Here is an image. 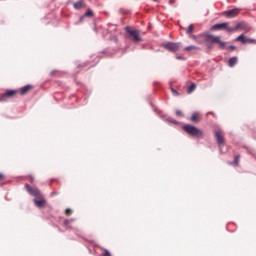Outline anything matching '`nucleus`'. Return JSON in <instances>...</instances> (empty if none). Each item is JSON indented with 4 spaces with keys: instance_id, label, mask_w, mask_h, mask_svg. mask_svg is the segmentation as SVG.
<instances>
[{
    "instance_id": "nucleus-29",
    "label": "nucleus",
    "mask_w": 256,
    "mask_h": 256,
    "mask_svg": "<svg viewBox=\"0 0 256 256\" xmlns=\"http://www.w3.org/2000/svg\"><path fill=\"white\" fill-rule=\"evenodd\" d=\"M176 59H178L179 61H185V56H176Z\"/></svg>"
},
{
    "instance_id": "nucleus-22",
    "label": "nucleus",
    "mask_w": 256,
    "mask_h": 256,
    "mask_svg": "<svg viewBox=\"0 0 256 256\" xmlns=\"http://www.w3.org/2000/svg\"><path fill=\"white\" fill-rule=\"evenodd\" d=\"M195 49H197V46L190 45V46H186L184 48V51H193Z\"/></svg>"
},
{
    "instance_id": "nucleus-2",
    "label": "nucleus",
    "mask_w": 256,
    "mask_h": 256,
    "mask_svg": "<svg viewBox=\"0 0 256 256\" xmlns=\"http://www.w3.org/2000/svg\"><path fill=\"white\" fill-rule=\"evenodd\" d=\"M204 37H205V42L206 43H218V45H220L221 49H226L227 48V42L222 41L221 37H219V36H215L213 34L206 33L204 35Z\"/></svg>"
},
{
    "instance_id": "nucleus-7",
    "label": "nucleus",
    "mask_w": 256,
    "mask_h": 256,
    "mask_svg": "<svg viewBox=\"0 0 256 256\" xmlns=\"http://www.w3.org/2000/svg\"><path fill=\"white\" fill-rule=\"evenodd\" d=\"M227 25H229V22L217 23L211 26L210 30L211 31H227Z\"/></svg>"
},
{
    "instance_id": "nucleus-34",
    "label": "nucleus",
    "mask_w": 256,
    "mask_h": 256,
    "mask_svg": "<svg viewBox=\"0 0 256 256\" xmlns=\"http://www.w3.org/2000/svg\"><path fill=\"white\" fill-rule=\"evenodd\" d=\"M54 73H55V71H51V72H50V75H54Z\"/></svg>"
},
{
    "instance_id": "nucleus-25",
    "label": "nucleus",
    "mask_w": 256,
    "mask_h": 256,
    "mask_svg": "<svg viewBox=\"0 0 256 256\" xmlns=\"http://www.w3.org/2000/svg\"><path fill=\"white\" fill-rule=\"evenodd\" d=\"M235 28H236V31H237L238 29H244L243 24H242L241 22L237 23L236 26H235Z\"/></svg>"
},
{
    "instance_id": "nucleus-17",
    "label": "nucleus",
    "mask_w": 256,
    "mask_h": 256,
    "mask_svg": "<svg viewBox=\"0 0 256 256\" xmlns=\"http://www.w3.org/2000/svg\"><path fill=\"white\" fill-rule=\"evenodd\" d=\"M29 89H31V85L28 84V85L23 86L21 88L20 94L25 95V93H27V91H29Z\"/></svg>"
},
{
    "instance_id": "nucleus-8",
    "label": "nucleus",
    "mask_w": 256,
    "mask_h": 256,
    "mask_svg": "<svg viewBox=\"0 0 256 256\" xmlns=\"http://www.w3.org/2000/svg\"><path fill=\"white\" fill-rule=\"evenodd\" d=\"M238 14H239V8L226 10L222 13V15L227 17V19H233V17H237Z\"/></svg>"
},
{
    "instance_id": "nucleus-26",
    "label": "nucleus",
    "mask_w": 256,
    "mask_h": 256,
    "mask_svg": "<svg viewBox=\"0 0 256 256\" xmlns=\"http://www.w3.org/2000/svg\"><path fill=\"white\" fill-rule=\"evenodd\" d=\"M171 91L175 97L179 96V91H177L175 88H171Z\"/></svg>"
},
{
    "instance_id": "nucleus-24",
    "label": "nucleus",
    "mask_w": 256,
    "mask_h": 256,
    "mask_svg": "<svg viewBox=\"0 0 256 256\" xmlns=\"http://www.w3.org/2000/svg\"><path fill=\"white\" fill-rule=\"evenodd\" d=\"M226 49H228V51H235L237 49V47L235 45H230V46L226 47Z\"/></svg>"
},
{
    "instance_id": "nucleus-18",
    "label": "nucleus",
    "mask_w": 256,
    "mask_h": 256,
    "mask_svg": "<svg viewBox=\"0 0 256 256\" xmlns=\"http://www.w3.org/2000/svg\"><path fill=\"white\" fill-rule=\"evenodd\" d=\"M5 93H6V97H13V95H15V93H17V91H15V90H8Z\"/></svg>"
},
{
    "instance_id": "nucleus-20",
    "label": "nucleus",
    "mask_w": 256,
    "mask_h": 256,
    "mask_svg": "<svg viewBox=\"0 0 256 256\" xmlns=\"http://www.w3.org/2000/svg\"><path fill=\"white\" fill-rule=\"evenodd\" d=\"M9 97L7 96L6 92L0 94V101H7Z\"/></svg>"
},
{
    "instance_id": "nucleus-12",
    "label": "nucleus",
    "mask_w": 256,
    "mask_h": 256,
    "mask_svg": "<svg viewBox=\"0 0 256 256\" xmlns=\"http://www.w3.org/2000/svg\"><path fill=\"white\" fill-rule=\"evenodd\" d=\"M245 34H240L239 36H237L234 41H240L241 43H243V45H245Z\"/></svg>"
},
{
    "instance_id": "nucleus-5",
    "label": "nucleus",
    "mask_w": 256,
    "mask_h": 256,
    "mask_svg": "<svg viewBox=\"0 0 256 256\" xmlns=\"http://www.w3.org/2000/svg\"><path fill=\"white\" fill-rule=\"evenodd\" d=\"M162 47L165 48L167 51H170L171 53H177L179 49H181V43L180 42H167L165 44H162Z\"/></svg>"
},
{
    "instance_id": "nucleus-27",
    "label": "nucleus",
    "mask_w": 256,
    "mask_h": 256,
    "mask_svg": "<svg viewBox=\"0 0 256 256\" xmlns=\"http://www.w3.org/2000/svg\"><path fill=\"white\" fill-rule=\"evenodd\" d=\"M73 213V210H71V208H67L66 210H65V214L66 215H71Z\"/></svg>"
},
{
    "instance_id": "nucleus-31",
    "label": "nucleus",
    "mask_w": 256,
    "mask_h": 256,
    "mask_svg": "<svg viewBox=\"0 0 256 256\" xmlns=\"http://www.w3.org/2000/svg\"><path fill=\"white\" fill-rule=\"evenodd\" d=\"M4 177L3 173H0V181H3Z\"/></svg>"
},
{
    "instance_id": "nucleus-33",
    "label": "nucleus",
    "mask_w": 256,
    "mask_h": 256,
    "mask_svg": "<svg viewBox=\"0 0 256 256\" xmlns=\"http://www.w3.org/2000/svg\"><path fill=\"white\" fill-rule=\"evenodd\" d=\"M173 3H175L174 0H169V4H170V5H173Z\"/></svg>"
},
{
    "instance_id": "nucleus-21",
    "label": "nucleus",
    "mask_w": 256,
    "mask_h": 256,
    "mask_svg": "<svg viewBox=\"0 0 256 256\" xmlns=\"http://www.w3.org/2000/svg\"><path fill=\"white\" fill-rule=\"evenodd\" d=\"M226 31H228V33H233L235 31H237V28L235 26L229 27V25H227Z\"/></svg>"
},
{
    "instance_id": "nucleus-19",
    "label": "nucleus",
    "mask_w": 256,
    "mask_h": 256,
    "mask_svg": "<svg viewBox=\"0 0 256 256\" xmlns=\"http://www.w3.org/2000/svg\"><path fill=\"white\" fill-rule=\"evenodd\" d=\"M245 43L253 44V43H256V40L253 39V38H245L244 44H245Z\"/></svg>"
},
{
    "instance_id": "nucleus-15",
    "label": "nucleus",
    "mask_w": 256,
    "mask_h": 256,
    "mask_svg": "<svg viewBox=\"0 0 256 256\" xmlns=\"http://www.w3.org/2000/svg\"><path fill=\"white\" fill-rule=\"evenodd\" d=\"M198 115H199V112H194L193 114H192V116H191V121H193V123H197V122H199V117H198Z\"/></svg>"
},
{
    "instance_id": "nucleus-35",
    "label": "nucleus",
    "mask_w": 256,
    "mask_h": 256,
    "mask_svg": "<svg viewBox=\"0 0 256 256\" xmlns=\"http://www.w3.org/2000/svg\"><path fill=\"white\" fill-rule=\"evenodd\" d=\"M153 1H155V3H159V0H153Z\"/></svg>"
},
{
    "instance_id": "nucleus-1",
    "label": "nucleus",
    "mask_w": 256,
    "mask_h": 256,
    "mask_svg": "<svg viewBox=\"0 0 256 256\" xmlns=\"http://www.w3.org/2000/svg\"><path fill=\"white\" fill-rule=\"evenodd\" d=\"M25 189L29 195L35 197L33 199L35 206L38 207V209H43L47 203V200L43 197V194H41V190H39L37 186H31L29 184H25Z\"/></svg>"
},
{
    "instance_id": "nucleus-10",
    "label": "nucleus",
    "mask_w": 256,
    "mask_h": 256,
    "mask_svg": "<svg viewBox=\"0 0 256 256\" xmlns=\"http://www.w3.org/2000/svg\"><path fill=\"white\" fill-rule=\"evenodd\" d=\"M238 58L237 56H233L228 60L229 67H235L237 65Z\"/></svg>"
},
{
    "instance_id": "nucleus-14",
    "label": "nucleus",
    "mask_w": 256,
    "mask_h": 256,
    "mask_svg": "<svg viewBox=\"0 0 256 256\" xmlns=\"http://www.w3.org/2000/svg\"><path fill=\"white\" fill-rule=\"evenodd\" d=\"M195 89H197V84L192 83V84H190V86L188 87L187 93H188V94H191V93L194 92Z\"/></svg>"
},
{
    "instance_id": "nucleus-30",
    "label": "nucleus",
    "mask_w": 256,
    "mask_h": 256,
    "mask_svg": "<svg viewBox=\"0 0 256 256\" xmlns=\"http://www.w3.org/2000/svg\"><path fill=\"white\" fill-rule=\"evenodd\" d=\"M103 256H111V252H109V250H104V254Z\"/></svg>"
},
{
    "instance_id": "nucleus-11",
    "label": "nucleus",
    "mask_w": 256,
    "mask_h": 256,
    "mask_svg": "<svg viewBox=\"0 0 256 256\" xmlns=\"http://www.w3.org/2000/svg\"><path fill=\"white\" fill-rule=\"evenodd\" d=\"M93 15H94L93 10L88 9V10L84 13V15H82V16L80 17V21H83V19H85V17H93Z\"/></svg>"
},
{
    "instance_id": "nucleus-23",
    "label": "nucleus",
    "mask_w": 256,
    "mask_h": 256,
    "mask_svg": "<svg viewBox=\"0 0 256 256\" xmlns=\"http://www.w3.org/2000/svg\"><path fill=\"white\" fill-rule=\"evenodd\" d=\"M186 33H187L188 35H191V33H193V24H190V25L188 26V29H187Z\"/></svg>"
},
{
    "instance_id": "nucleus-4",
    "label": "nucleus",
    "mask_w": 256,
    "mask_h": 256,
    "mask_svg": "<svg viewBox=\"0 0 256 256\" xmlns=\"http://www.w3.org/2000/svg\"><path fill=\"white\" fill-rule=\"evenodd\" d=\"M125 31L128 34L129 39H132V41H135L136 43H139V41H141L139 30H131L129 26H126Z\"/></svg>"
},
{
    "instance_id": "nucleus-32",
    "label": "nucleus",
    "mask_w": 256,
    "mask_h": 256,
    "mask_svg": "<svg viewBox=\"0 0 256 256\" xmlns=\"http://www.w3.org/2000/svg\"><path fill=\"white\" fill-rule=\"evenodd\" d=\"M170 123H174V125H177V121L176 120H172V121H170Z\"/></svg>"
},
{
    "instance_id": "nucleus-3",
    "label": "nucleus",
    "mask_w": 256,
    "mask_h": 256,
    "mask_svg": "<svg viewBox=\"0 0 256 256\" xmlns=\"http://www.w3.org/2000/svg\"><path fill=\"white\" fill-rule=\"evenodd\" d=\"M183 130L186 133H188V135H191L192 137H200L201 139H203V131L197 128V126H193L191 124H185L183 126Z\"/></svg>"
},
{
    "instance_id": "nucleus-16",
    "label": "nucleus",
    "mask_w": 256,
    "mask_h": 256,
    "mask_svg": "<svg viewBox=\"0 0 256 256\" xmlns=\"http://www.w3.org/2000/svg\"><path fill=\"white\" fill-rule=\"evenodd\" d=\"M240 155H236L234 158V161L229 162L230 165H234V167H237V165H239V159H240Z\"/></svg>"
},
{
    "instance_id": "nucleus-13",
    "label": "nucleus",
    "mask_w": 256,
    "mask_h": 256,
    "mask_svg": "<svg viewBox=\"0 0 256 256\" xmlns=\"http://www.w3.org/2000/svg\"><path fill=\"white\" fill-rule=\"evenodd\" d=\"M73 221H75V218L64 220V227H66V229H71V226H69V224L73 223Z\"/></svg>"
},
{
    "instance_id": "nucleus-6",
    "label": "nucleus",
    "mask_w": 256,
    "mask_h": 256,
    "mask_svg": "<svg viewBox=\"0 0 256 256\" xmlns=\"http://www.w3.org/2000/svg\"><path fill=\"white\" fill-rule=\"evenodd\" d=\"M215 138H216V143L219 147L220 153H222L223 147H225V138L221 135V132L219 131L215 132Z\"/></svg>"
},
{
    "instance_id": "nucleus-28",
    "label": "nucleus",
    "mask_w": 256,
    "mask_h": 256,
    "mask_svg": "<svg viewBox=\"0 0 256 256\" xmlns=\"http://www.w3.org/2000/svg\"><path fill=\"white\" fill-rule=\"evenodd\" d=\"M177 117H183V112L181 110H176Z\"/></svg>"
},
{
    "instance_id": "nucleus-9",
    "label": "nucleus",
    "mask_w": 256,
    "mask_h": 256,
    "mask_svg": "<svg viewBox=\"0 0 256 256\" xmlns=\"http://www.w3.org/2000/svg\"><path fill=\"white\" fill-rule=\"evenodd\" d=\"M84 6H85V2H83V0H78L77 2L73 3V8L76 11L83 9Z\"/></svg>"
}]
</instances>
